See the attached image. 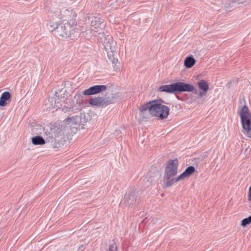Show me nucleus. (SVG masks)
<instances>
[{"instance_id": "obj_1", "label": "nucleus", "mask_w": 251, "mask_h": 251, "mask_svg": "<svg viewBox=\"0 0 251 251\" xmlns=\"http://www.w3.org/2000/svg\"><path fill=\"white\" fill-rule=\"evenodd\" d=\"M49 12L53 19L60 20L57 22L50 20L47 24L49 31L53 33L58 38H75L78 32L76 28V12L72 8L66 7L61 3H52Z\"/></svg>"}, {"instance_id": "obj_2", "label": "nucleus", "mask_w": 251, "mask_h": 251, "mask_svg": "<svg viewBox=\"0 0 251 251\" xmlns=\"http://www.w3.org/2000/svg\"><path fill=\"white\" fill-rule=\"evenodd\" d=\"M139 110L141 112L148 110L152 117L160 120H163L168 117L170 108L168 106L162 104L158 101L153 100L140 106Z\"/></svg>"}, {"instance_id": "obj_3", "label": "nucleus", "mask_w": 251, "mask_h": 251, "mask_svg": "<svg viewBox=\"0 0 251 251\" xmlns=\"http://www.w3.org/2000/svg\"><path fill=\"white\" fill-rule=\"evenodd\" d=\"M98 35V40L99 42L102 43L107 51L109 61L116 65L118 62V60L115 57L117 55L116 42L114 41L112 37L109 35H105L104 32H100Z\"/></svg>"}, {"instance_id": "obj_4", "label": "nucleus", "mask_w": 251, "mask_h": 251, "mask_svg": "<svg viewBox=\"0 0 251 251\" xmlns=\"http://www.w3.org/2000/svg\"><path fill=\"white\" fill-rule=\"evenodd\" d=\"M178 167V161L177 159L170 160L165 167L164 172V185L169 187L173 185L174 183L177 182L180 180H176L177 177H176L177 174Z\"/></svg>"}, {"instance_id": "obj_5", "label": "nucleus", "mask_w": 251, "mask_h": 251, "mask_svg": "<svg viewBox=\"0 0 251 251\" xmlns=\"http://www.w3.org/2000/svg\"><path fill=\"white\" fill-rule=\"evenodd\" d=\"M240 117L242 132L248 138H251V114L246 105L241 107L238 110Z\"/></svg>"}, {"instance_id": "obj_6", "label": "nucleus", "mask_w": 251, "mask_h": 251, "mask_svg": "<svg viewBox=\"0 0 251 251\" xmlns=\"http://www.w3.org/2000/svg\"><path fill=\"white\" fill-rule=\"evenodd\" d=\"M189 85L186 84V83L179 82L169 85L161 86L159 88L160 92H163L170 94H176L181 93L183 91L190 90Z\"/></svg>"}, {"instance_id": "obj_7", "label": "nucleus", "mask_w": 251, "mask_h": 251, "mask_svg": "<svg viewBox=\"0 0 251 251\" xmlns=\"http://www.w3.org/2000/svg\"><path fill=\"white\" fill-rule=\"evenodd\" d=\"M57 98L55 100V107L61 108L62 106L70 108L72 106L71 96L63 90L56 93Z\"/></svg>"}, {"instance_id": "obj_8", "label": "nucleus", "mask_w": 251, "mask_h": 251, "mask_svg": "<svg viewBox=\"0 0 251 251\" xmlns=\"http://www.w3.org/2000/svg\"><path fill=\"white\" fill-rule=\"evenodd\" d=\"M90 21L91 33L95 36L98 34L106 26V24L104 23V20L99 16H92L89 18Z\"/></svg>"}, {"instance_id": "obj_9", "label": "nucleus", "mask_w": 251, "mask_h": 251, "mask_svg": "<svg viewBox=\"0 0 251 251\" xmlns=\"http://www.w3.org/2000/svg\"><path fill=\"white\" fill-rule=\"evenodd\" d=\"M64 133L61 128L57 127L53 129L51 134V145L54 148H58L60 142L64 139Z\"/></svg>"}, {"instance_id": "obj_10", "label": "nucleus", "mask_w": 251, "mask_h": 251, "mask_svg": "<svg viewBox=\"0 0 251 251\" xmlns=\"http://www.w3.org/2000/svg\"><path fill=\"white\" fill-rule=\"evenodd\" d=\"M107 89V86L104 85H95L90 87L83 92V95L90 96L98 94L101 92H104Z\"/></svg>"}, {"instance_id": "obj_11", "label": "nucleus", "mask_w": 251, "mask_h": 251, "mask_svg": "<svg viewBox=\"0 0 251 251\" xmlns=\"http://www.w3.org/2000/svg\"><path fill=\"white\" fill-rule=\"evenodd\" d=\"M89 103L93 106H104L111 103V100L108 98L97 97L91 99Z\"/></svg>"}, {"instance_id": "obj_12", "label": "nucleus", "mask_w": 251, "mask_h": 251, "mask_svg": "<svg viewBox=\"0 0 251 251\" xmlns=\"http://www.w3.org/2000/svg\"><path fill=\"white\" fill-rule=\"evenodd\" d=\"M199 88L201 90L199 93V98H202L203 96H205L208 90L209 86L206 81L202 80L198 82Z\"/></svg>"}, {"instance_id": "obj_13", "label": "nucleus", "mask_w": 251, "mask_h": 251, "mask_svg": "<svg viewBox=\"0 0 251 251\" xmlns=\"http://www.w3.org/2000/svg\"><path fill=\"white\" fill-rule=\"evenodd\" d=\"M195 171L194 166H191L186 168L185 171L177 176L176 180H182L185 178L189 177Z\"/></svg>"}, {"instance_id": "obj_14", "label": "nucleus", "mask_w": 251, "mask_h": 251, "mask_svg": "<svg viewBox=\"0 0 251 251\" xmlns=\"http://www.w3.org/2000/svg\"><path fill=\"white\" fill-rule=\"evenodd\" d=\"M10 94L8 92H3L0 97V106H5L8 103L7 101H10Z\"/></svg>"}, {"instance_id": "obj_15", "label": "nucleus", "mask_w": 251, "mask_h": 251, "mask_svg": "<svg viewBox=\"0 0 251 251\" xmlns=\"http://www.w3.org/2000/svg\"><path fill=\"white\" fill-rule=\"evenodd\" d=\"M195 63L196 60L192 56L186 57L184 62V66L187 68L192 67Z\"/></svg>"}, {"instance_id": "obj_16", "label": "nucleus", "mask_w": 251, "mask_h": 251, "mask_svg": "<svg viewBox=\"0 0 251 251\" xmlns=\"http://www.w3.org/2000/svg\"><path fill=\"white\" fill-rule=\"evenodd\" d=\"M126 202L129 205L134 204L136 201V197L132 194H128L125 197Z\"/></svg>"}, {"instance_id": "obj_17", "label": "nucleus", "mask_w": 251, "mask_h": 251, "mask_svg": "<svg viewBox=\"0 0 251 251\" xmlns=\"http://www.w3.org/2000/svg\"><path fill=\"white\" fill-rule=\"evenodd\" d=\"M31 141L34 145H42L45 144L44 139L40 136H36L32 138Z\"/></svg>"}, {"instance_id": "obj_18", "label": "nucleus", "mask_w": 251, "mask_h": 251, "mask_svg": "<svg viewBox=\"0 0 251 251\" xmlns=\"http://www.w3.org/2000/svg\"><path fill=\"white\" fill-rule=\"evenodd\" d=\"M79 117L77 116L68 117L65 119V121L68 122L72 123V124H76Z\"/></svg>"}, {"instance_id": "obj_19", "label": "nucleus", "mask_w": 251, "mask_h": 251, "mask_svg": "<svg viewBox=\"0 0 251 251\" xmlns=\"http://www.w3.org/2000/svg\"><path fill=\"white\" fill-rule=\"evenodd\" d=\"M250 223H251V216H250L247 218L244 219L242 221L241 225L243 226H246Z\"/></svg>"}, {"instance_id": "obj_20", "label": "nucleus", "mask_w": 251, "mask_h": 251, "mask_svg": "<svg viewBox=\"0 0 251 251\" xmlns=\"http://www.w3.org/2000/svg\"><path fill=\"white\" fill-rule=\"evenodd\" d=\"M186 84L189 85L190 90H187V91H183V92H192L196 95H198V96H199V93L200 92H198V90L195 89V87L193 85H192L190 84H189V83H186Z\"/></svg>"}, {"instance_id": "obj_21", "label": "nucleus", "mask_w": 251, "mask_h": 251, "mask_svg": "<svg viewBox=\"0 0 251 251\" xmlns=\"http://www.w3.org/2000/svg\"><path fill=\"white\" fill-rule=\"evenodd\" d=\"M74 99L76 100L77 103L80 104L82 102V96L80 94L77 93L74 96Z\"/></svg>"}, {"instance_id": "obj_22", "label": "nucleus", "mask_w": 251, "mask_h": 251, "mask_svg": "<svg viewBox=\"0 0 251 251\" xmlns=\"http://www.w3.org/2000/svg\"><path fill=\"white\" fill-rule=\"evenodd\" d=\"M117 247L115 243L113 242L111 244L109 245L108 247L109 251H116Z\"/></svg>"}, {"instance_id": "obj_23", "label": "nucleus", "mask_w": 251, "mask_h": 251, "mask_svg": "<svg viewBox=\"0 0 251 251\" xmlns=\"http://www.w3.org/2000/svg\"><path fill=\"white\" fill-rule=\"evenodd\" d=\"M247 0H234V2L238 4H245Z\"/></svg>"}, {"instance_id": "obj_24", "label": "nucleus", "mask_w": 251, "mask_h": 251, "mask_svg": "<svg viewBox=\"0 0 251 251\" xmlns=\"http://www.w3.org/2000/svg\"><path fill=\"white\" fill-rule=\"evenodd\" d=\"M249 201L251 200V193H250V192H249Z\"/></svg>"}, {"instance_id": "obj_25", "label": "nucleus", "mask_w": 251, "mask_h": 251, "mask_svg": "<svg viewBox=\"0 0 251 251\" xmlns=\"http://www.w3.org/2000/svg\"><path fill=\"white\" fill-rule=\"evenodd\" d=\"M250 193H251V185L249 189Z\"/></svg>"}, {"instance_id": "obj_26", "label": "nucleus", "mask_w": 251, "mask_h": 251, "mask_svg": "<svg viewBox=\"0 0 251 251\" xmlns=\"http://www.w3.org/2000/svg\"><path fill=\"white\" fill-rule=\"evenodd\" d=\"M110 6H112V3H111V4H110Z\"/></svg>"}, {"instance_id": "obj_27", "label": "nucleus", "mask_w": 251, "mask_h": 251, "mask_svg": "<svg viewBox=\"0 0 251 251\" xmlns=\"http://www.w3.org/2000/svg\"><path fill=\"white\" fill-rule=\"evenodd\" d=\"M61 251V250H59V251Z\"/></svg>"}]
</instances>
